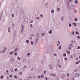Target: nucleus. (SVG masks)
Here are the masks:
<instances>
[{
	"mask_svg": "<svg viewBox=\"0 0 80 80\" xmlns=\"http://www.w3.org/2000/svg\"><path fill=\"white\" fill-rule=\"evenodd\" d=\"M75 6L74 5H71V10H72V12H74V9H75Z\"/></svg>",
	"mask_w": 80,
	"mask_h": 80,
	"instance_id": "f257e3e1",
	"label": "nucleus"
},
{
	"mask_svg": "<svg viewBox=\"0 0 80 80\" xmlns=\"http://www.w3.org/2000/svg\"><path fill=\"white\" fill-rule=\"evenodd\" d=\"M80 76V75H79V73H76L75 75V77H78Z\"/></svg>",
	"mask_w": 80,
	"mask_h": 80,
	"instance_id": "f03ea898",
	"label": "nucleus"
},
{
	"mask_svg": "<svg viewBox=\"0 0 80 80\" xmlns=\"http://www.w3.org/2000/svg\"><path fill=\"white\" fill-rule=\"evenodd\" d=\"M72 25H74L75 26V27H76L77 26V23L74 22L72 23Z\"/></svg>",
	"mask_w": 80,
	"mask_h": 80,
	"instance_id": "7ed1b4c3",
	"label": "nucleus"
},
{
	"mask_svg": "<svg viewBox=\"0 0 80 80\" xmlns=\"http://www.w3.org/2000/svg\"><path fill=\"white\" fill-rule=\"evenodd\" d=\"M74 2L76 4L78 3V0H75Z\"/></svg>",
	"mask_w": 80,
	"mask_h": 80,
	"instance_id": "20e7f679",
	"label": "nucleus"
},
{
	"mask_svg": "<svg viewBox=\"0 0 80 80\" xmlns=\"http://www.w3.org/2000/svg\"><path fill=\"white\" fill-rule=\"evenodd\" d=\"M74 21H75V22H77V18H74Z\"/></svg>",
	"mask_w": 80,
	"mask_h": 80,
	"instance_id": "39448f33",
	"label": "nucleus"
},
{
	"mask_svg": "<svg viewBox=\"0 0 80 80\" xmlns=\"http://www.w3.org/2000/svg\"><path fill=\"white\" fill-rule=\"evenodd\" d=\"M76 33L77 35H78L79 34V32L78 31L76 32Z\"/></svg>",
	"mask_w": 80,
	"mask_h": 80,
	"instance_id": "423d86ee",
	"label": "nucleus"
},
{
	"mask_svg": "<svg viewBox=\"0 0 80 80\" xmlns=\"http://www.w3.org/2000/svg\"><path fill=\"white\" fill-rule=\"evenodd\" d=\"M14 71L15 72H17L18 71V70L17 69V68H15L14 69Z\"/></svg>",
	"mask_w": 80,
	"mask_h": 80,
	"instance_id": "0eeeda50",
	"label": "nucleus"
},
{
	"mask_svg": "<svg viewBox=\"0 0 80 80\" xmlns=\"http://www.w3.org/2000/svg\"><path fill=\"white\" fill-rule=\"evenodd\" d=\"M74 12L75 13H77V10H76L75 9H74Z\"/></svg>",
	"mask_w": 80,
	"mask_h": 80,
	"instance_id": "6e6552de",
	"label": "nucleus"
},
{
	"mask_svg": "<svg viewBox=\"0 0 80 80\" xmlns=\"http://www.w3.org/2000/svg\"><path fill=\"white\" fill-rule=\"evenodd\" d=\"M3 76H1V79H3Z\"/></svg>",
	"mask_w": 80,
	"mask_h": 80,
	"instance_id": "1a4fd4ad",
	"label": "nucleus"
},
{
	"mask_svg": "<svg viewBox=\"0 0 80 80\" xmlns=\"http://www.w3.org/2000/svg\"><path fill=\"white\" fill-rule=\"evenodd\" d=\"M60 8H57V11H58V12H59V11H60Z\"/></svg>",
	"mask_w": 80,
	"mask_h": 80,
	"instance_id": "9d476101",
	"label": "nucleus"
},
{
	"mask_svg": "<svg viewBox=\"0 0 80 80\" xmlns=\"http://www.w3.org/2000/svg\"><path fill=\"white\" fill-rule=\"evenodd\" d=\"M43 76H44V75L42 74V75L41 77V78H43Z\"/></svg>",
	"mask_w": 80,
	"mask_h": 80,
	"instance_id": "9b49d317",
	"label": "nucleus"
},
{
	"mask_svg": "<svg viewBox=\"0 0 80 80\" xmlns=\"http://www.w3.org/2000/svg\"><path fill=\"white\" fill-rule=\"evenodd\" d=\"M72 35H73L75 34V32H73L72 33Z\"/></svg>",
	"mask_w": 80,
	"mask_h": 80,
	"instance_id": "f8f14e48",
	"label": "nucleus"
},
{
	"mask_svg": "<svg viewBox=\"0 0 80 80\" xmlns=\"http://www.w3.org/2000/svg\"><path fill=\"white\" fill-rule=\"evenodd\" d=\"M66 54L65 53L63 54V57H66Z\"/></svg>",
	"mask_w": 80,
	"mask_h": 80,
	"instance_id": "ddd939ff",
	"label": "nucleus"
},
{
	"mask_svg": "<svg viewBox=\"0 0 80 80\" xmlns=\"http://www.w3.org/2000/svg\"><path fill=\"white\" fill-rule=\"evenodd\" d=\"M13 52L12 51L10 52V55H12V54H13Z\"/></svg>",
	"mask_w": 80,
	"mask_h": 80,
	"instance_id": "4468645a",
	"label": "nucleus"
},
{
	"mask_svg": "<svg viewBox=\"0 0 80 80\" xmlns=\"http://www.w3.org/2000/svg\"><path fill=\"white\" fill-rule=\"evenodd\" d=\"M76 65H78V63H79V62H77L76 63Z\"/></svg>",
	"mask_w": 80,
	"mask_h": 80,
	"instance_id": "2eb2a0df",
	"label": "nucleus"
},
{
	"mask_svg": "<svg viewBox=\"0 0 80 80\" xmlns=\"http://www.w3.org/2000/svg\"><path fill=\"white\" fill-rule=\"evenodd\" d=\"M31 44L32 45H33V41H31Z\"/></svg>",
	"mask_w": 80,
	"mask_h": 80,
	"instance_id": "dca6fc26",
	"label": "nucleus"
},
{
	"mask_svg": "<svg viewBox=\"0 0 80 80\" xmlns=\"http://www.w3.org/2000/svg\"><path fill=\"white\" fill-rule=\"evenodd\" d=\"M58 44L57 45V46H58V45H59V44H60V41H58Z\"/></svg>",
	"mask_w": 80,
	"mask_h": 80,
	"instance_id": "f3484780",
	"label": "nucleus"
},
{
	"mask_svg": "<svg viewBox=\"0 0 80 80\" xmlns=\"http://www.w3.org/2000/svg\"><path fill=\"white\" fill-rule=\"evenodd\" d=\"M8 32H10V28H8Z\"/></svg>",
	"mask_w": 80,
	"mask_h": 80,
	"instance_id": "a211bd4d",
	"label": "nucleus"
},
{
	"mask_svg": "<svg viewBox=\"0 0 80 80\" xmlns=\"http://www.w3.org/2000/svg\"><path fill=\"white\" fill-rule=\"evenodd\" d=\"M71 46V47H74V46H72V44H70Z\"/></svg>",
	"mask_w": 80,
	"mask_h": 80,
	"instance_id": "6ab92c4d",
	"label": "nucleus"
},
{
	"mask_svg": "<svg viewBox=\"0 0 80 80\" xmlns=\"http://www.w3.org/2000/svg\"><path fill=\"white\" fill-rule=\"evenodd\" d=\"M26 42H27V43H28L29 42V41H28V40H27L26 41Z\"/></svg>",
	"mask_w": 80,
	"mask_h": 80,
	"instance_id": "aec40b11",
	"label": "nucleus"
},
{
	"mask_svg": "<svg viewBox=\"0 0 80 80\" xmlns=\"http://www.w3.org/2000/svg\"><path fill=\"white\" fill-rule=\"evenodd\" d=\"M52 76H53V77H55V76H56L55 74H52Z\"/></svg>",
	"mask_w": 80,
	"mask_h": 80,
	"instance_id": "412c9836",
	"label": "nucleus"
},
{
	"mask_svg": "<svg viewBox=\"0 0 80 80\" xmlns=\"http://www.w3.org/2000/svg\"><path fill=\"white\" fill-rule=\"evenodd\" d=\"M77 38H78V39H80V36H78V37H77Z\"/></svg>",
	"mask_w": 80,
	"mask_h": 80,
	"instance_id": "4be33fe9",
	"label": "nucleus"
},
{
	"mask_svg": "<svg viewBox=\"0 0 80 80\" xmlns=\"http://www.w3.org/2000/svg\"><path fill=\"white\" fill-rule=\"evenodd\" d=\"M70 51H68L67 52L68 54H70Z\"/></svg>",
	"mask_w": 80,
	"mask_h": 80,
	"instance_id": "5701e85b",
	"label": "nucleus"
},
{
	"mask_svg": "<svg viewBox=\"0 0 80 80\" xmlns=\"http://www.w3.org/2000/svg\"><path fill=\"white\" fill-rule=\"evenodd\" d=\"M17 58L18 59V60H20V58L18 57Z\"/></svg>",
	"mask_w": 80,
	"mask_h": 80,
	"instance_id": "b1692460",
	"label": "nucleus"
},
{
	"mask_svg": "<svg viewBox=\"0 0 80 80\" xmlns=\"http://www.w3.org/2000/svg\"><path fill=\"white\" fill-rule=\"evenodd\" d=\"M80 46L78 47L77 49H80Z\"/></svg>",
	"mask_w": 80,
	"mask_h": 80,
	"instance_id": "393cba45",
	"label": "nucleus"
},
{
	"mask_svg": "<svg viewBox=\"0 0 80 80\" xmlns=\"http://www.w3.org/2000/svg\"><path fill=\"white\" fill-rule=\"evenodd\" d=\"M52 31H50L49 32L50 34H51V33H52Z\"/></svg>",
	"mask_w": 80,
	"mask_h": 80,
	"instance_id": "a878e982",
	"label": "nucleus"
},
{
	"mask_svg": "<svg viewBox=\"0 0 80 80\" xmlns=\"http://www.w3.org/2000/svg\"><path fill=\"white\" fill-rule=\"evenodd\" d=\"M64 60H67V58H64Z\"/></svg>",
	"mask_w": 80,
	"mask_h": 80,
	"instance_id": "bb28decb",
	"label": "nucleus"
},
{
	"mask_svg": "<svg viewBox=\"0 0 80 80\" xmlns=\"http://www.w3.org/2000/svg\"><path fill=\"white\" fill-rule=\"evenodd\" d=\"M22 32H23V27H22Z\"/></svg>",
	"mask_w": 80,
	"mask_h": 80,
	"instance_id": "cd10ccee",
	"label": "nucleus"
},
{
	"mask_svg": "<svg viewBox=\"0 0 80 80\" xmlns=\"http://www.w3.org/2000/svg\"><path fill=\"white\" fill-rule=\"evenodd\" d=\"M51 12H52V13H53V12H54V11L53 10H52L51 11Z\"/></svg>",
	"mask_w": 80,
	"mask_h": 80,
	"instance_id": "c85d7f7f",
	"label": "nucleus"
},
{
	"mask_svg": "<svg viewBox=\"0 0 80 80\" xmlns=\"http://www.w3.org/2000/svg\"><path fill=\"white\" fill-rule=\"evenodd\" d=\"M40 16H41V17H42V18H43V15L41 14Z\"/></svg>",
	"mask_w": 80,
	"mask_h": 80,
	"instance_id": "c756f323",
	"label": "nucleus"
},
{
	"mask_svg": "<svg viewBox=\"0 0 80 80\" xmlns=\"http://www.w3.org/2000/svg\"><path fill=\"white\" fill-rule=\"evenodd\" d=\"M14 77L15 78H17V77L16 76H14Z\"/></svg>",
	"mask_w": 80,
	"mask_h": 80,
	"instance_id": "7c9ffc66",
	"label": "nucleus"
},
{
	"mask_svg": "<svg viewBox=\"0 0 80 80\" xmlns=\"http://www.w3.org/2000/svg\"><path fill=\"white\" fill-rule=\"evenodd\" d=\"M61 46H59V49H61Z\"/></svg>",
	"mask_w": 80,
	"mask_h": 80,
	"instance_id": "2f4dec72",
	"label": "nucleus"
},
{
	"mask_svg": "<svg viewBox=\"0 0 80 80\" xmlns=\"http://www.w3.org/2000/svg\"><path fill=\"white\" fill-rule=\"evenodd\" d=\"M69 75H69L68 73L67 74V76L68 77H69Z\"/></svg>",
	"mask_w": 80,
	"mask_h": 80,
	"instance_id": "473e14b6",
	"label": "nucleus"
},
{
	"mask_svg": "<svg viewBox=\"0 0 80 80\" xmlns=\"http://www.w3.org/2000/svg\"><path fill=\"white\" fill-rule=\"evenodd\" d=\"M14 55H17V53H14Z\"/></svg>",
	"mask_w": 80,
	"mask_h": 80,
	"instance_id": "72a5a7b5",
	"label": "nucleus"
},
{
	"mask_svg": "<svg viewBox=\"0 0 80 80\" xmlns=\"http://www.w3.org/2000/svg\"><path fill=\"white\" fill-rule=\"evenodd\" d=\"M10 78H12V75H10Z\"/></svg>",
	"mask_w": 80,
	"mask_h": 80,
	"instance_id": "f704fd0d",
	"label": "nucleus"
},
{
	"mask_svg": "<svg viewBox=\"0 0 80 80\" xmlns=\"http://www.w3.org/2000/svg\"><path fill=\"white\" fill-rule=\"evenodd\" d=\"M77 69H75V70H74V72H77Z\"/></svg>",
	"mask_w": 80,
	"mask_h": 80,
	"instance_id": "c9c22d12",
	"label": "nucleus"
},
{
	"mask_svg": "<svg viewBox=\"0 0 80 80\" xmlns=\"http://www.w3.org/2000/svg\"><path fill=\"white\" fill-rule=\"evenodd\" d=\"M71 58H73V56H71Z\"/></svg>",
	"mask_w": 80,
	"mask_h": 80,
	"instance_id": "e433bc0d",
	"label": "nucleus"
},
{
	"mask_svg": "<svg viewBox=\"0 0 80 80\" xmlns=\"http://www.w3.org/2000/svg\"><path fill=\"white\" fill-rule=\"evenodd\" d=\"M2 53H5V51H2Z\"/></svg>",
	"mask_w": 80,
	"mask_h": 80,
	"instance_id": "4c0bfd02",
	"label": "nucleus"
},
{
	"mask_svg": "<svg viewBox=\"0 0 80 80\" xmlns=\"http://www.w3.org/2000/svg\"><path fill=\"white\" fill-rule=\"evenodd\" d=\"M14 14H12V17H14Z\"/></svg>",
	"mask_w": 80,
	"mask_h": 80,
	"instance_id": "58836bf2",
	"label": "nucleus"
},
{
	"mask_svg": "<svg viewBox=\"0 0 80 80\" xmlns=\"http://www.w3.org/2000/svg\"><path fill=\"white\" fill-rule=\"evenodd\" d=\"M6 72L7 73H8V70H7Z\"/></svg>",
	"mask_w": 80,
	"mask_h": 80,
	"instance_id": "ea45409f",
	"label": "nucleus"
},
{
	"mask_svg": "<svg viewBox=\"0 0 80 80\" xmlns=\"http://www.w3.org/2000/svg\"><path fill=\"white\" fill-rule=\"evenodd\" d=\"M44 74H45L46 73H47V72L46 71H44Z\"/></svg>",
	"mask_w": 80,
	"mask_h": 80,
	"instance_id": "a19ab883",
	"label": "nucleus"
},
{
	"mask_svg": "<svg viewBox=\"0 0 80 80\" xmlns=\"http://www.w3.org/2000/svg\"><path fill=\"white\" fill-rule=\"evenodd\" d=\"M30 27H32V24H31L30 25Z\"/></svg>",
	"mask_w": 80,
	"mask_h": 80,
	"instance_id": "79ce46f5",
	"label": "nucleus"
},
{
	"mask_svg": "<svg viewBox=\"0 0 80 80\" xmlns=\"http://www.w3.org/2000/svg\"><path fill=\"white\" fill-rule=\"evenodd\" d=\"M38 78H40V76H38Z\"/></svg>",
	"mask_w": 80,
	"mask_h": 80,
	"instance_id": "37998d69",
	"label": "nucleus"
},
{
	"mask_svg": "<svg viewBox=\"0 0 80 80\" xmlns=\"http://www.w3.org/2000/svg\"><path fill=\"white\" fill-rule=\"evenodd\" d=\"M69 27H70V23H69Z\"/></svg>",
	"mask_w": 80,
	"mask_h": 80,
	"instance_id": "c03bdc74",
	"label": "nucleus"
},
{
	"mask_svg": "<svg viewBox=\"0 0 80 80\" xmlns=\"http://www.w3.org/2000/svg\"><path fill=\"white\" fill-rule=\"evenodd\" d=\"M30 55V53H28V55L29 56V55Z\"/></svg>",
	"mask_w": 80,
	"mask_h": 80,
	"instance_id": "a18cd8bd",
	"label": "nucleus"
},
{
	"mask_svg": "<svg viewBox=\"0 0 80 80\" xmlns=\"http://www.w3.org/2000/svg\"><path fill=\"white\" fill-rule=\"evenodd\" d=\"M20 75H21V74H22V72H20L19 73Z\"/></svg>",
	"mask_w": 80,
	"mask_h": 80,
	"instance_id": "49530a36",
	"label": "nucleus"
},
{
	"mask_svg": "<svg viewBox=\"0 0 80 80\" xmlns=\"http://www.w3.org/2000/svg\"><path fill=\"white\" fill-rule=\"evenodd\" d=\"M46 80H48V79H47V77L46 78Z\"/></svg>",
	"mask_w": 80,
	"mask_h": 80,
	"instance_id": "de8ad7c7",
	"label": "nucleus"
},
{
	"mask_svg": "<svg viewBox=\"0 0 80 80\" xmlns=\"http://www.w3.org/2000/svg\"><path fill=\"white\" fill-rule=\"evenodd\" d=\"M47 3H46L45 4V6H47Z\"/></svg>",
	"mask_w": 80,
	"mask_h": 80,
	"instance_id": "09e8293b",
	"label": "nucleus"
},
{
	"mask_svg": "<svg viewBox=\"0 0 80 80\" xmlns=\"http://www.w3.org/2000/svg\"><path fill=\"white\" fill-rule=\"evenodd\" d=\"M24 68H27V66H24Z\"/></svg>",
	"mask_w": 80,
	"mask_h": 80,
	"instance_id": "8fccbe9b",
	"label": "nucleus"
},
{
	"mask_svg": "<svg viewBox=\"0 0 80 80\" xmlns=\"http://www.w3.org/2000/svg\"><path fill=\"white\" fill-rule=\"evenodd\" d=\"M54 55H55V56H57V54H54Z\"/></svg>",
	"mask_w": 80,
	"mask_h": 80,
	"instance_id": "3c124183",
	"label": "nucleus"
},
{
	"mask_svg": "<svg viewBox=\"0 0 80 80\" xmlns=\"http://www.w3.org/2000/svg\"><path fill=\"white\" fill-rule=\"evenodd\" d=\"M4 50H7V48H5Z\"/></svg>",
	"mask_w": 80,
	"mask_h": 80,
	"instance_id": "603ef678",
	"label": "nucleus"
},
{
	"mask_svg": "<svg viewBox=\"0 0 80 80\" xmlns=\"http://www.w3.org/2000/svg\"><path fill=\"white\" fill-rule=\"evenodd\" d=\"M37 18L38 19H39L40 18Z\"/></svg>",
	"mask_w": 80,
	"mask_h": 80,
	"instance_id": "864d4df0",
	"label": "nucleus"
},
{
	"mask_svg": "<svg viewBox=\"0 0 80 80\" xmlns=\"http://www.w3.org/2000/svg\"><path fill=\"white\" fill-rule=\"evenodd\" d=\"M78 58H76V60H78Z\"/></svg>",
	"mask_w": 80,
	"mask_h": 80,
	"instance_id": "5fc2aeb1",
	"label": "nucleus"
},
{
	"mask_svg": "<svg viewBox=\"0 0 80 80\" xmlns=\"http://www.w3.org/2000/svg\"><path fill=\"white\" fill-rule=\"evenodd\" d=\"M31 23H33V21H32V22H31Z\"/></svg>",
	"mask_w": 80,
	"mask_h": 80,
	"instance_id": "6e6d98bb",
	"label": "nucleus"
},
{
	"mask_svg": "<svg viewBox=\"0 0 80 80\" xmlns=\"http://www.w3.org/2000/svg\"><path fill=\"white\" fill-rule=\"evenodd\" d=\"M61 20H63V18H61Z\"/></svg>",
	"mask_w": 80,
	"mask_h": 80,
	"instance_id": "4d7b16f0",
	"label": "nucleus"
},
{
	"mask_svg": "<svg viewBox=\"0 0 80 80\" xmlns=\"http://www.w3.org/2000/svg\"><path fill=\"white\" fill-rule=\"evenodd\" d=\"M72 27V24H70V27Z\"/></svg>",
	"mask_w": 80,
	"mask_h": 80,
	"instance_id": "13d9d810",
	"label": "nucleus"
},
{
	"mask_svg": "<svg viewBox=\"0 0 80 80\" xmlns=\"http://www.w3.org/2000/svg\"><path fill=\"white\" fill-rule=\"evenodd\" d=\"M43 35H44V34H42V36H43Z\"/></svg>",
	"mask_w": 80,
	"mask_h": 80,
	"instance_id": "bf43d9fd",
	"label": "nucleus"
},
{
	"mask_svg": "<svg viewBox=\"0 0 80 80\" xmlns=\"http://www.w3.org/2000/svg\"><path fill=\"white\" fill-rule=\"evenodd\" d=\"M73 43H75V41H73Z\"/></svg>",
	"mask_w": 80,
	"mask_h": 80,
	"instance_id": "052dcab7",
	"label": "nucleus"
},
{
	"mask_svg": "<svg viewBox=\"0 0 80 80\" xmlns=\"http://www.w3.org/2000/svg\"><path fill=\"white\" fill-rule=\"evenodd\" d=\"M72 1V0H70V2H71Z\"/></svg>",
	"mask_w": 80,
	"mask_h": 80,
	"instance_id": "680f3d73",
	"label": "nucleus"
},
{
	"mask_svg": "<svg viewBox=\"0 0 80 80\" xmlns=\"http://www.w3.org/2000/svg\"><path fill=\"white\" fill-rule=\"evenodd\" d=\"M79 62L80 63V60H79Z\"/></svg>",
	"mask_w": 80,
	"mask_h": 80,
	"instance_id": "e2e57ef3",
	"label": "nucleus"
},
{
	"mask_svg": "<svg viewBox=\"0 0 80 80\" xmlns=\"http://www.w3.org/2000/svg\"><path fill=\"white\" fill-rule=\"evenodd\" d=\"M79 58H80V56H79Z\"/></svg>",
	"mask_w": 80,
	"mask_h": 80,
	"instance_id": "0e129e2a",
	"label": "nucleus"
},
{
	"mask_svg": "<svg viewBox=\"0 0 80 80\" xmlns=\"http://www.w3.org/2000/svg\"><path fill=\"white\" fill-rule=\"evenodd\" d=\"M58 0H57V1L58 2Z\"/></svg>",
	"mask_w": 80,
	"mask_h": 80,
	"instance_id": "69168bd1",
	"label": "nucleus"
},
{
	"mask_svg": "<svg viewBox=\"0 0 80 80\" xmlns=\"http://www.w3.org/2000/svg\"><path fill=\"white\" fill-rule=\"evenodd\" d=\"M66 52H67V51H66Z\"/></svg>",
	"mask_w": 80,
	"mask_h": 80,
	"instance_id": "338daca9",
	"label": "nucleus"
},
{
	"mask_svg": "<svg viewBox=\"0 0 80 80\" xmlns=\"http://www.w3.org/2000/svg\"><path fill=\"white\" fill-rule=\"evenodd\" d=\"M20 80H22V79H20Z\"/></svg>",
	"mask_w": 80,
	"mask_h": 80,
	"instance_id": "774afa93",
	"label": "nucleus"
}]
</instances>
